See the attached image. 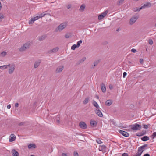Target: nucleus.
Listing matches in <instances>:
<instances>
[{"label":"nucleus","mask_w":156,"mask_h":156,"mask_svg":"<svg viewBox=\"0 0 156 156\" xmlns=\"http://www.w3.org/2000/svg\"><path fill=\"white\" fill-rule=\"evenodd\" d=\"M86 59V57H83L82 58L80 59L78 62L77 63L78 64L83 63Z\"/></svg>","instance_id":"nucleus-18"},{"label":"nucleus","mask_w":156,"mask_h":156,"mask_svg":"<svg viewBox=\"0 0 156 156\" xmlns=\"http://www.w3.org/2000/svg\"><path fill=\"white\" fill-rule=\"evenodd\" d=\"M28 148L29 149L31 148H34L36 147V146L35 144H29L28 145Z\"/></svg>","instance_id":"nucleus-26"},{"label":"nucleus","mask_w":156,"mask_h":156,"mask_svg":"<svg viewBox=\"0 0 156 156\" xmlns=\"http://www.w3.org/2000/svg\"><path fill=\"white\" fill-rule=\"evenodd\" d=\"M46 38V37L44 35L41 36L39 38V40L40 41H41L44 40Z\"/></svg>","instance_id":"nucleus-29"},{"label":"nucleus","mask_w":156,"mask_h":156,"mask_svg":"<svg viewBox=\"0 0 156 156\" xmlns=\"http://www.w3.org/2000/svg\"><path fill=\"white\" fill-rule=\"evenodd\" d=\"M156 136V132H154L153 134L151 136V137L152 139H154Z\"/></svg>","instance_id":"nucleus-35"},{"label":"nucleus","mask_w":156,"mask_h":156,"mask_svg":"<svg viewBox=\"0 0 156 156\" xmlns=\"http://www.w3.org/2000/svg\"><path fill=\"white\" fill-rule=\"evenodd\" d=\"M71 7V5L70 4L68 5L67 7L68 9H70Z\"/></svg>","instance_id":"nucleus-54"},{"label":"nucleus","mask_w":156,"mask_h":156,"mask_svg":"<svg viewBox=\"0 0 156 156\" xmlns=\"http://www.w3.org/2000/svg\"><path fill=\"white\" fill-rule=\"evenodd\" d=\"M113 88V87H112V86L111 85H109V88L110 89H112Z\"/></svg>","instance_id":"nucleus-58"},{"label":"nucleus","mask_w":156,"mask_h":156,"mask_svg":"<svg viewBox=\"0 0 156 156\" xmlns=\"http://www.w3.org/2000/svg\"><path fill=\"white\" fill-rule=\"evenodd\" d=\"M77 47V46L76 44H74L72 45L71 47L72 49L74 50Z\"/></svg>","instance_id":"nucleus-38"},{"label":"nucleus","mask_w":156,"mask_h":156,"mask_svg":"<svg viewBox=\"0 0 156 156\" xmlns=\"http://www.w3.org/2000/svg\"><path fill=\"white\" fill-rule=\"evenodd\" d=\"M148 145L147 144H144L140 147L142 150H144V149L145 147H147Z\"/></svg>","instance_id":"nucleus-34"},{"label":"nucleus","mask_w":156,"mask_h":156,"mask_svg":"<svg viewBox=\"0 0 156 156\" xmlns=\"http://www.w3.org/2000/svg\"><path fill=\"white\" fill-rule=\"evenodd\" d=\"M24 124H25V122H21L20 123H19V125L20 126H22V125H24Z\"/></svg>","instance_id":"nucleus-55"},{"label":"nucleus","mask_w":156,"mask_h":156,"mask_svg":"<svg viewBox=\"0 0 156 156\" xmlns=\"http://www.w3.org/2000/svg\"><path fill=\"white\" fill-rule=\"evenodd\" d=\"M64 68V66L63 65L59 66L57 68L56 72L57 73H60L63 70Z\"/></svg>","instance_id":"nucleus-11"},{"label":"nucleus","mask_w":156,"mask_h":156,"mask_svg":"<svg viewBox=\"0 0 156 156\" xmlns=\"http://www.w3.org/2000/svg\"><path fill=\"white\" fill-rule=\"evenodd\" d=\"M140 63L142 64L143 62V60L142 58H140Z\"/></svg>","instance_id":"nucleus-50"},{"label":"nucleus","mask_w":156,"mask_h":156,"mask_svg":"<svg viewBox=\"0 0 156 156\" xmlns=\"http://www.w3.org/2000/svg\"><path fill=\"white\" fill-rule=\"evenodd\" d=\"M144 134V133H138L136 134V135L138 136H141Z\"/></svg>","instance_id":"nucleus-45"},{"label":"nucleus","mask_w":156,"mask_h":156,"mask_svg":"<svg viewBox=\"0 0 156 156\" xmlns=\"http://www.w3.org/2000/svg\"><path fill=\"white\" fill-rule=\"evenodd\" d=\"M119 132L123 136H126V137H127V132H126L125 131L121 130H119Z\"/></svg>","instance_id":"nucleus-20"},{"label":"nucleus","mask_w":156,"mask_h":156,"mask_svg":"<svg viewBox=\"0 0 156 156\" xmlns=\"http://www.w3.org/2000/svg\"><path fill=\"white\" fill-rule=\"evenodd\" d=\"M99 151H101L103 153H105L106 152V146L104 145H100L99 146Z\"/></svg>","instance_id":"nucleus-9"},{"label":"nucleus","mask_w":156,"mask_h":156,"mask_svg":"<svg viewBox=\"0 0 156 156\" xmlns=\"http://www.w3.org/2000/svg\"><path fill=\"white\" fill-rule=\"evenodd\" d=\"M30 46V44L29 43H27L24 44L23 46L20 49V51H23L26 49L28 48Z\"/></svg>","instance_id":"nucleus-5"},{"label":"nucleus","mask_w":156,"mask_h":156,"mask_svg":"<svg viewBox=\"0 0 156 156\" xmlns=\"http://www.w3.org/2000/svg\"><path fill=\"white\" fill-rule=\"evenodd\" d=\"M9 65L10 66H8L9 67L8 70V73L9 74H11L14 72L15 68V65L14 64H9Z\"/></svg>","instance_id":"nucleus-4"},{"label":"nucleus","mask_w":156,"mask_h":156,"mask_svg":"<svg viewBox=\"0 0 156 156\" xmlns=\"http://www.w3.org/2000/svg\"><path fill=\"white\" fill-rule=\"evenodd\" d=\"M112 103V101L111 100H107L105 103V105L107 106H109L111 105Z\"/></svg>","instance_id":"nucleus-17"},{"label":"nucleus","mask_w":156,"mask_h":156,"mask_svg":"<svg viewBox=\"0 0 156 156\" xmlns=\"http://www.w3.org/2000/svg\"><path fill=\"white\" fill-rule=\"evenodd\" d=\"M85 5L84 4L82 5L79 9V10L80 11L83 12L84 11L85 9Z\"/></svg>","instance_id":"nucleus-24"},{"label":"nucleus","mask_w":156,"mask_h":156,"mask_svg":"<svg viewBox=\"0 0 156 156\" xmlns=\"http://www.w3.org/2000/svg\"><path fill=\"white\" fill-rule=\"evenodd\" d=\"M130 150L131 151L133 150L134 149L133 147L131 145H130Z\"/></svg>","instance_id":"nucleus-51"},{"label":"nucleus","mask_w":156,"mask_h":156,"mask_svg":"<svg viewBox=\"0 0 156 156\" xmlns=\"http://www.w3.org/2000/svg\"><path fill=\"white\" fill-rule=\"evenodd\" d=\"M141 140L144 141H147L149 139V138L147 136H144L141 138Z\"/></svg>","instance_id":"nucleus-22"},{"label":"nucleus","mask_w":156,"mask_h":156,"mask_svg":"<svg viewBox=\"0 0 156 156\" xmlns=\"http://www.w3.org/2000/svg\"><path fill=\"white\" fill-rule=\"evenodd\" d=\"M124 0H119L118 1V4L120 5L122 4Z\"/></svg>","instance_id":"nucleus-43"},{"label":"nucleus","mask_w":156,"mask_h":156,"mask_svg":"<svg viewBox=\"0 0 156 156\" xmlns=\"http://www.w3.org/2000/svg\"><path fill=\"white\" fill-rule=\"evenodd\" d=\"M15 107L16 108H17L18 107L19 104L18 103H16L15 104Z\"/></svg>","instance_id":"nucleus-52"},{"label":"nucleus","mask_w":156,"mask_h":156,"mask_svg":"<svg viewBox=\"0 0 156 156\" xmlns=\"http://www.w3.org/2000/svg\"><path fill=\"white\" fill-rule=\"evenodd\" d=\"M56 120L57 123H60V116L59 115H58L57 116Z\"/></svg>","instance_id":"nucleus-32"},{"label":"nucleus","mask_w":156,"mask_h":156,"mask_svg":"<svg viewBox=\"0 0 156 156\" xmlns=\"http://www.w3.org/2000/svg\"><path fill=\"white\" fill-rule=\"evenodd\" d=\"M62 156H67L66 154L65 153H62Z\"/></svg>","instance_id":"nucleus-56"},{"label":"nucleus","mask_w":156,"mask_h":156,"mask_svg":"<svg viewBox=\"0 0 156 156\" xmlns=\"http://www.w3.org/2000/svg\"><path fill=\"white\" fill-rule=\"evenodd\" d=\"M148 43L150 45H152L153 43V40L151 39H149L148 41Z\"/></svg>","instance_id":"nucleus-41"},{"label":"nucleus","mask_w":156,"mask_h":156,"mask_svg":"<svg viewBox=\"0 0 156 156\" xmlns=\"http://www.w3.org/2000/svg\"><path fill=\"white\" fill-rule=\"evenodd\" d=\"M96 114L99 117H101L103 116V114L99 109H96L95 110Z\"/></svg>","instance_id":"nucleus-10"},{"label":"nucleus","mask_w":156,"mask_h":156,"mask_svg":"<svg viewBox=\"0 0 156 156\" xmlns=\"http://www.w3.org/2000/svg\"><path fill=\"white\" fill-rule=\"evenodd\" d=\"M108 12V11L106 10L104 12L100 15L98 17V20H101L103 19V18L106 16Z\"/></svg>","instance_id":"nucleus-6"},{"label":"nucleus","mask_w":156,"mask_h":156,"mask_svg":"<svg viewBox=\"0 0 156 156\" xmlns=\"http://www.w3.org/2000/svg\"><path fill=\"white\" fill-rule=\"evenodd\" d=\"M100 62V60L99 59L95 61L94 62V67L97 66Z\"/></svg>","instance_id":"nucleus-30"},{"label":"nucleus","mask_w":156,"mask_h":156,"mask_svg":"<svg viewBox=\"0 0 156 156\" xmlns=\"http://www.w3.org/2000/svg\"><path fill=\"white\" fill-rule=\"evenodd\" d=\"M11 107V106L10 105H8L7 106V108L8 109H9Z\"/></svg>","instance_id":"nucleus-53"},{"label":"nucleus","mask_w":156,"mask_h":156,"mask_svg":"<svg viewBox=\"0 0 156 156\" xmlns=\"http://www.w3.org/2000/svg\"><path fill=\"white\" fill-rule=\"evenodd\" d=\"M139 18V16L138 15H134L132 16L129 20V24L130 25H133L136 22Z\"/></svg>","instance_id":"nucleus-2"},{"label":"nucleus","mask_w":156,"mask_h":156,"mask_svg":"<svg viewBox=\"0 0 156 156\" xmlns=\"http://www.w3.org/2000/svg\"><path fill=\"white\" fill-rule=\"evenodd\" d=\"M70 37V35L69 34H66L65 35V37L66 38H69Z\"/></svg>","instance_id":"nucleus-47"},{"label":"nucleus","mask_w":156,"mask_h":156,"mask_svg":"<svg viewBox=\"0 0 156 156\" xmlns=\"http://www.w3.org/2000/svg\"><path fill=\"white\" fill-rule=\"evenodd\" d=\"M9 66L10 65L9 64L8 65H5L1 66H0V69H6L8 67V66Z\"/></svg>","instance_id":"nucleus-27"},{"label":"nucleus","mask_w":156,"mask_h":156,"mask_svg":"<svg viewBox=\"0 0 156 156\" xmlns=\"http://www.w3.org/2000/svg\"><path fill=\"white\" fill-rule=\"evenodd\" d=\"M89 101V98L88 97L86 98L83 101V103L84 104L86 105L88 103Z\"/></svg>","instance_id":"nucleus-28"},{"label":"nucleus","mask_w":156,"mask_h":156,"mask_svg":"<svg viewBox=\"0 0 156 156\" xmlns=\"http://www.w3.org/2000/svg\"><path fill=\"white\" fill-rule=\"evenodd\" d=\"M144 156H150V155L148 154H145Z\"/></svg>","instance_id":"nucleus-59"},{"label":"nucleus","mask_w":156,"mask_h":156,"mask_svg":"<svg viewBox=\"0 0 156 156\" xmlns=\"http://www.w3.org/2000/svg\"><path fill=\"white\" fill-rule=\"evenodd\" d=\"M82 42V40H80V41H79L77 43V44L76 45L77 46V47H79L80 45V44Z\"/></svg>","instance_id":"nucleus-31"},{"label":"nucleus","mask_w":156,"mask_h":156,"mask_svg":"<svg viewBox=\"0 0 156 156\" xmlns=\"http://www.w3.org/2000/svg\"><path fill=\"white\" fill-rule=\"evenodd\" d=\"M79 126L82 129H86L87 128V125L86 123L83 121H81L79 123Z\"/></svg>","instance_id":"nucleus-7"},{"label":"nucleus","mask_w":156,"mask_h":156,"mask_svg":"<svg viewBox=\"0 0 156 156\" xmlns=\"http://www.w3.org/2000/svg\"><path fill=\"white\" fill-rule=\"evenodd\" d=\"M101 89L102 92L105 93L106 91V87L105 84L102 83L101 85Z\"/></svg>","instance_id":"nucleus-15"},{"label":"nucleus","mask_w":156,"mask_h":156,"mask_svg":"<svg viewBox=\"0 0 156 156\" xmlns=\"http://www.w3.org/2000/svg\"><path fill=\"white\" fill-rule=\"evenodd\" d=\"M131 51L133 53H135L136 52V50L135 49H131Z\"/></svg>","instance_id":"nucleus-48"},{"label":"nucleus","mask_w":156,"mask_h":156,"mask_svg":"<svg viewBox=\"0 0 156 156\" xmlns=\"http://www.w3.org/2000/svg\"><path fill=\"white\" fill-rule=\"evenodd\" d=\"M41 62L40 60H38L35 61L34 64V68L35 69L37 68L39 66Z\"/></svg>","instance_id":"nucleus-13"},{"label":"nucleus","mask_w":156,"mask_h":156,"mask_svg":"<svg viewBox=\"0 0 156 156\" xmlns=\"http://www.w3.org/2000/svg\"><path fill=\"white\" fill-rule=\"evenodd\" d=\"M59 49L58 47H55L53 48L52 49H51L48 51V53L49 54H51L52 53H55L57 52Z\"/></svg>","instance_id":"nucleus-8"},{"label":"nucleus","mask_w":156,"mask_h":156,"mask_svg":"<svg viewBox=\"0 0 156 156\" xmlns=\"http://www.w3.org/2000/svg\"><path fill=\"white\" fill-rule=\"evenodd\" d=\"M93 105L95 107H96V109H99L100 107L98 104V103L96 102L95 101H93L92 103Z\"/></svg>","instance_id":"nucleus-19"},{"label":"nucleus","mask_w":156,"mask_h":156,"mask_svg":"<svg viewBox=\"0 0 156 156\" xmlns=\"http://www.w3.org/2000/svg\"><path fill=\"white\" fill-rule=\"evenodd\" d=\"M127 75V73L126 72H124L123 73V77L125 78Z\"/></svg>","instance_id":"nucleus-49"},{"label":"nucleus","mask_w":156,"mask_h":156,"mask_svg":"<svg viewBox=\"0 0 156 156\" xmlns=\"http://www.w3.org/2000/svg\"><path fill=\"white\" fill-rule=\"evenodd\" d=\"M129 126L131 127V129L133 130H140L141 128V126L137 123L135 124L134 125H130Z\"/></svg>","instance_id":"nucleus-3"},{"label":"nucleus","mask_w":156,"mask_h":156,"mask_svg":"<svg viewBox=\"0 0 156 156\" xmlns=\"http://www.w3.org/2000/svg\"><path fill=\"white\" fill-rule=\"evenodd\" d=\"M32 19H33L34 21H35L38 20V19H39V18L38 16H37L35 17H34L33 18H32Z\"/></svg>","instance_id":"nucleus-42"},{"label":"nucleus","mask_w":156,"mask_h":156,"mask_svg":"<svg viewBox=\"0 0 156 156\" xmlns=\"http://www.w3.org/2000/svg\"><path fill=\"white\" fill-rule=\"evenodd\" d=\"M133 156H140L139 154H135Z\"/></svg>","instance_id":"nucleus-60"},{"label":"nucleus","mask_w":156,"mask_h":156,"mask_svg":"<svg viewBox=\"0 0 156 156\" xmlns=\"http://www.w3.org/2000/svg\"><path fill=\"white\" fill-rule=\"evenodd\" d=\"M74 156H79L78 153L76 151H74Z\"/></svg>","instance_id":"nucleus-46"},{"label":"nucleus","mask_w":156,"mask_h":156,"mask_svg":"<svg viewBox=\"0 0 156 156\" xmlns=\"http://www.w3.org/2000/svg\"><path fill=\"white\" fill-rule=\"evenodd\" d=\"M46 14H47L45 13V12H43L42 13L38 14V15L37 16L39 19L40 18H41L43 17H44L45 15Z\"/></svg>","instance_id":"nucleus-25"},{"label":"nucleus","mask_w":156,"mask_h":156,"mask_svg":"<svg viewBox=\"0 0 156 156\" xmlns=\"http://www.w3.org/2000/svg\"><path fill=\"white\" fill-rule=\"evenodd\" d=\"M141 10V9H140V8H136L133 9V10L134 12H137V11L139 12Z\"/></svg>","instance_id":"nucleus-39"},{"label":"nucleus","mask_w":156,"mask_h":156,"mask_svg":"<svg viewBox=\"0 0 156 156\" xmlns=\"http://www.w3.org/2000/svg\"><path fill=\"white\" fill-rule=\"evenodd\" d=\"M31 156H35L34 155H31Z\"/></svg>","instance_id":"nucleus-64"},{"label":"nucleus","mask_w":156,"mask_h":156,"mask_svg":"<svg viewBox=\"0 0 156 156\" xmlns=\"http://www.w3.org/2000/svg\"><path fill=\"white\" fill-rule=\"evenodd\" d=\"M34 21L33 20V19L32 18L31 20H30L29 22V24H32L34 22Z\"/></svg>","instance_id":"nucleus-37"},{"label":"nucleus","mask_w":156,"mask_h":156,"mask_svg":"<svg viewBox=\"0 0 156 156\" xmlns=\"http://www.w3.org/2000/svg\"><path fill=\"white\" fill-rule=\"evenodd\" d=\"M90 125L93 127H95L97 125V122L96 121L94 120H91L90 122Z\"/></svg>","instance_id":"nucleus-23"},{"label":"nucleus","mask_w":156,"mask_h":156,"mask_svg":"<svg viewBox=\"0 0 156 156\" xmlns=\"http://www.w3.org/2000/svg\"><path fill=\"white\" fill-rule=\"evenodd\" d=\"M129 136V134L127 133V137Z\"/></svg>","instance_id":"nucleus-62"},{"label":"nucleus","mask_w":156,"mask_h":156,"mask_svg":"<svg viewBox=\"0 0 156 156\" xmlns=\"http://www.w3.org/2000/svg\"><path fill=\"white\" fill-rule=\"evenodd\" d=\"M12 154L13 156H19V153L15 149L12 150Z\"/></svg>","instance_id":"nucleus-16"},{"label":"nucleus","mask_w":156,"mask_h":156,"mask_svg":"<svg viewBox=\"0 0 156 156\" xmlns=\"http://www.w3.org/2000/svg\"><path fill=\"white\" fill-rule=\"evenodd\" d=\"M143 128L144 129H147L148 128L149 126H150V124L148 125H143Z\"/></svg>","instance_id":"nucleus-36"},{"label":"nucleus","mask_w":156,"mask_h":156,"mask_svg":"<svg viewBox=\"0 0 156 156\" xmlns=\"http://www.w3.org/2000/svg\"><path fill=\"white\" fill-rule=\"evenodd\" d=\"M96 97L97 99L99 98V97L98 96H96Z\"/></svg>","instance_id":"nucleus-61"},{"label":"nucleus","mask_w":156,"mask_h":156,"mask_svg":"<svg viewBox=\"0 0 156 156\" xmlns=\"http://www.w3.org/2000/svg\"><path fill=\"white\" fill-rule=\"evenodd\" d=\"M96 142L98 144H101L102 142L99 138H98L96 140Z\"/></svg>","instance_id":"nucleus-33"},{"label":"nucleus","mask_w":156,"mask_h":156,"mask_svg":"<svg viewBox=\"0 0 156 156\" xmlns=\"http://www.w3.org/2000/svg\"><path fill=\"white\" fill-rule=\"evenodd\" d=\"M67 23L66 22L61 23L55 29V31L60 32L62 31L67 26Z\"/></svg>","instance_id":"nucleus-1"},{"label":"nucleus","mask_w":156,"mask_h":156,"mask_svg":"<svg viewBox=\"0 0 156 156\" xmlns=\"http://www.w3.org/2000/svg\"><path fill=\"white\" fill-rule=\"evenodd\" d=\"M9 141L11 142L15 140L16 136L14 134H11L9 136Z\"/></svg>","instance_id":"nucleus-14"},{"label":"nucleus","mask_w":156,"mask_h":156,"mask_svg":"<svg viewBox=\"0 0 156 156\" xmlns=\"http://www.w3.org/2000/svg\"><path fill=\"white\" fill-rule=\"evenodd\" d=\"M122 156H127L126 153H124L122 154Z\"/></svg>","instance_id":"nucleus-57"},{"label":"nucleus","mask_w":156,"mask_h":156,"mask_svg":"<svg viewBox=\"0 0 156 156\" xmlns=\"http://www.w3.org/2000/svg\"><path fill=\"white\" fill-rule=\"evenodd\" d=\"M3 18V15L2 13H0V21H1Z\"/></svg>","instance_id":"nucleus-40"},{"label":"nucleus","mask_w":156,"mask_h":156,"mask_svg":"<svg viewBox=\"0 0 156 156\" xmlns=\"http://www.w3.org/2000/svg\"><path fill=\"white\" fill-rule=\"evenodd\" d=\"M151 3L150 2H147L144 4L140 8V9H142L147 8L150 7L151 6Z\"/></svg>","instance_id":"nucleus-12"},{"label":"nucleus","mask_w":156,"mask_h":156,"mask_svg":"<svg viewBox=\"0 0 156 156\" xmlns=\"http://www.w3.org/2000/svg\"><path fill=\"white\" fill-rule=\"evenodd\" d=\"M1 54L2 56H4L6 55V53L4 51V52H2L1 53Z\"/></svg>","instance_id":"nucleus-44"},{"label":"nucleus","mask_w":156,"mask_h":156,"mask_svg":"<svg viewBox=\"0 0 156 156\" xmlns=\"http://www.w3.org/2000/svg\"><path fill=\"white\" fill-rule=\"evenodd\" d=\"M119 30V28L117 30H116V31H118Z\"/></svg>","instance_id":"nucleus-63"},{"label":"nucleus","mask_w":156,"mask_h":156,"mask_svg":"<svg viewBox=\"0 0 156 156\" xmlns=\"http://www.w3.org/2000/svg\"><path fill=\"white\" fill-rule=\"evenodd\" d=\"M144 151V150H142L140 147H139L138 148V152L137 154H139V155L140 156L142 153H143Z\"/></svg>","instance_id":"nucleus-21"}]
</instances>
